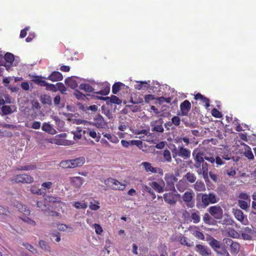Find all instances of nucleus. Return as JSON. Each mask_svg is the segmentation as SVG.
<instances>
[{"label": "nucleus", "mask_w": 256, "mask_h": 256, "mask_svg": "<svg viewBox=\"0 0 256 256\" xmlns=\"http://www.w3.org/2000/svg\"><path fill=\"white\" fill-rule=\"evenodd\" d=\"M168 184H170V189L172 192L166 193L164 194V201L170 205H175L178 201V199L180 196V195L176 191L174 184L176 182L178 178L174 175L170 176L166 180Z\"/></svg>", "instance_id": "obj_1"}, {"label": "nucleus", "mask_w": 256, "mask_h": 256, "mask_svg": "<svg viewBox=\"0 0 256 256\" xmlns=\"http://www.w3.org/2000/svg\"><path fill=\"white\" fill-rule=\"evenodd\" d=\"M204 153L198 152L194 157V166L198 174L203 176L204 179L208 178V164L204 162L205 156H203Z\"/></svg>", "instance_id": "obj_2"}, {"label": "nucleus", "mask_w": 256, "mask_h": 256, "mask_svg": "<svg viewBox=\"0 0 256 256\" xmlns=\"http://www.w3.org/2000/svg\"><path fill=\"white\" fill-rule=\"evenodd\" d=\"M197 196H201V201L197 198L196 206L198 209L204 208L210 204H215L218 201L216 194L214 193L200 194Z\"/></svg>", "instance_id": "obj_3"}, {"label": "nucleus", "mask_w": 256, "mask_h": 256, "mask_svg": "<svg viewBox=\"0 0 256 256\" xmlns=\"http://www.w3.org/2000/svg\"><path fill=\"white\" fill-rule=\"evenodd\" d=\"M10 180L15 183L31 184L34 182V178L26 174H20L14 176Z\"/></svg>", "instance_id": "obj_4"}, {"label": "nucleus", "mask_w": 256, "mask_h": 256, "mask_svg": "<svg viewBox=\"0 0 256 256\" xmlns=\"http://www.w3.org/2000/svg\"><path fill=\"white\" fill-rule=\"evenodd\" d=\"M104 184L114 190H124L126 187L125 184L113 178H108L104 180Z\"/></svg>", "instance_id": "obj_5"}, {"label": "nucleus", "mask_w": 256, "mask_h": 256, "mask_svg": "<svg viewBox=\"0 0 256 256\" xmlns=\"http://www.w3.org/2000/svg\"><path fill=\"white\" fill-rule=\"evenodd\" d=\"M172 156L174 158L177 156L184 158L186 159L190 156V150L183 146H178V148H174L172 150Z\"/></svg>", "instance_id": "obj_6"}, {"label": "nucleus", "mask_w": 256, "mask_h": 256, "mask_svg": "<svg viewBox=\"0 0 256 256\" xmlns=\"http://www.w3.org/2000/svg\"><path fill=\"white\" fill-rule=\"evenodd\" d=\"M182 199L186 206L188 208H193L195 205L194 200V193L192 191H187L182 196Z\"/></svg>", "instance_id": "obj_7"}, {"label": "nucleus", "mask_w": 256, "mask_h": 256, "mask_svg": "<svg viewBox=\"0 0 256 256\" xmlns=\"http://www.w3.org/2000/svg\"><path fill=\"white\" fill-rule=\"evenodd\" d=\"M224 242L227 246H230V250L232 254H238L240 250V244L239 243L228 238H224Z\"/></svg>", "instance_id": "obj_8"}, {"label": "nucleus", "mask_w": 256, "mask_h": 256, "mask_svg": "<svg viewBox=\"0 0 256 256\" xmlns=\"http://www.w3.org/2000/svg\"><path fill=\"white\" fill-rule=\"evenodd\" d=\"M210 214L214 218L221 219L223 216V210L220 206H210L208 210Z\"/></svg>", "instance_id": "obj_9"}, {"label": "nucleus", "mask_w": 256, "mask_h": 256, "mask_svg": "<svg viewBox=\"0 0 256 256\" xmlns=\"http://www.w3.org/2000/svg\"><path fill=\"white\" fill-rule=\"evenodd\" d=\"M195 250L201 256H210L212 254L210 248L207 246L200 244L196 246Z\"/></svg>", "instance_id": "obj_10"}, {"label": "nucleus", "mask_w": 256, "mask_h": 256, "mask_svg": "<svg viewBox=\"0 0 256 256\" xmlns=\"http://www.w3.org/2000/svg\"><path fill=\"white\" fill-rule=\"evenodd\" d=\"M98 128H104L106 125L104 118L100 114H98L94 118V122L92 124Z\"/></svg>", "instance_id": "obj_11"}, {"label": "nucleus", "mask_w": 256, "mask_h": 256, "mask_svg": "<svg viewBox=\"0 0 256 256\" xmlns=\"http://www.w3.org/2000/svg\"><path fill=\"white\" fill-rule=\"evenodd\" d=\"M191 108L190 102L188 100H184L180 104V109L182 116H186L188 114Z\"/></svg>", "instance_id": "obj_12"}, {"label": "nucleus", "mask_w": 256, "mask_h": 256, "mask_svg": "<svg viewBox=\"0 0 256 256\" xmlns=\"http://www.w3.org/2000/svg\"><path fill=\"white\" fill-rule=\"evenodd\" d=\"M235 218L242 224H247L248 220L246 216H244L243 212L240 210L236 209L234 211Z\"/></svg>", "instance_id": "obj_13"}, {"label": "nucleus", "mask_w": 256, "mask_h": 256, "mask_svg": "<svg viewBox=\"0 0 256 256\" xmlns=\"http://www.w3.org/2000/svg\"><path fill=\"white\" fill-rule=\"evenodd\" d=\"M163 123V120L161 118H159L158 120H155L154 122V124H152V126H153L152 130V132H164V130L162 126Z\"/></svg>", "instance_id": "obj_14"}, {"label": "nucleus", "mask_w": 256, "mask_h": 256, "mask_svg": "<svg viewBox=\"0 0 256 256\" xmlns=\"http://www.w3.org/2000/svg\"><path fill=\"white\" fill-rule=\"evenodd\" d=\"M83 132L88 134L90 137L95 139L96 142H98L100 140V134L99 132L96 133L94 128H88L86 130H84Z\"/></svg>", "instance_id": "obj_15"}, {"label": "nucleus", "mask_w": 256, "mask_h": 256, "mask_svg": "<svg viewBox=\"0 0 256 256\" xmlns=\"http://www.w3.org/2000/svg\"><path fill=\"white\" fill-rule=\"evenodd\" d=\"M45 79L50 80L52 82L60 81L63 79V76L60 72L54 71L52 72L48 77L45 78Z\"/></svg>", "instance_id": "obj_16"}, {"label": "nucleus", "mask_w": 256, "mask_h": 256, "mask_svg": "<svg viewBox=\"0 0 256 256\" xmlns=\"http://www.w3.org/2000/svg\"><path fill=\"white\" fill-rule=\"evenodd\" d=\"M99 98L100 100H105L108 104L110 103L120 104L122 102V100H120L118 96L114 95H112L110 97H100Z\"/></svg>", "instance_id": "obj_17"}, {"label": "nucleus", "mask_w": 256, "mask_h": 256, "mask_svg": "<svg viewBox=\"0 0 256 256\" xmlns=\"http://www.w3.org/2000/svg\"><path fill=\"white\" fill-rule=\"evenodd\" d=\"M70 182L74 187L79 188L84 184V180L82 177L73 176L70 178Z\"/></svg>", "instance_id": "obj_18"}, {"label": "nucleus", "mask_w": 256, "mask_h": 256, "mask_svg": "<svg viewBox=\"0 0 256 256\" xmlns=\"http://www.w3.org/2000/svg\"><path fill=\"white\" fill-rule=\"evenodd\" d=\"M189 186L188 182L184 178L180 180L176 185V189L180 192L187 190Z\"/></svg>", "instance_id": "obj_19"}, {"label": "nucleus", "mask_w": 256, "mask_h": 256, "mask_svg": "<svg viewBox=\"0 0 256 256\" xmlns=\"http://www.w3.org/2000/svg\"><path fill=\"white\" fill-rule=\"evenodd\" d=\"M222 158H220L219 156H216L215 158L213 156H205V160L210 162L214 164L216 162V166L224 164L225 163Z\"/></svg>", "instance_id": "obj_20"}, {"label": "nucleus", "mask_w": 256, "mask_h": 256, "mask_svg": "<svg viewBox=\"0 0 256 256\" xmlns=\"http://www.w3.org/2000/svg\"><path fill=\"white\" fill-rule=\"evenodd\" d=\"M254 234L253 230L249 227H246L242 230V236L244 240H250Z\"/></svg>", "instance_id": "obj_21"}, {"label": "nucleus", "mask_w": 256, "mask_h": 256, "mask_svg": "<svg viewBox=\"0 0 256 256\" xmlns=\"http://www.w3.org/2000/svg\"><path fill=\"white\" fill-rule=\"evenodd\" d=\"M194 99L196 100H200L203 104H204V106L208 108L210 106V99L205 97L200 93H198L194 95Z\"/></svg>", "instance_id": "obj_22"}, {"label": "nucleus", "mask_w": 256, "mask_h": 256, "mask_svg": "<svg viewBox=\"0 0 256 256\" xmlns=\"http://www.w3.org/2000/svg\"><path fill=\"white\" fill-rule=\"evenodd\" d=\"M42 78H44V77H42L41 76H34L32 79V81L36 84H38L41 86H46L48 84V82L43 80Z\"/></svg>", "instance_id": "obj_23"}, {"label": "nucleus", "mask_w": 256, "mask_h": 256, "mask_svg": "<svg viewBox=\"0 0 256 256\" xmlns=\"http://www.w3.org/2000/svg\"><path fill=\"white\" fill-rule=\"evenodd\" d=\"M142 165L146 172H151L152 173H157L158 172V168L153 167L152 164L149 162H142Z\"/></svg>", "instance_id": "obj_24"}, {"label": "nucleus", "mask_w": 256, "mask_h": 256, "mask_svg": "<svg viewBox=\"0 0 256 256\" xmlns=\"http://www.w3.org/2000/svg\"><path fill=\"white\" fill-rule=\"evenodd\" d=\"M209 244L216 252L218 251V249L220 248L221 246L220 242L212 237L210 238Z\"/></svg>", "instance_id": "obj_25"}, {"label": "nucleus", "mask_w": 256, "mask_h": 256, "mask_svg": "<svg viewBox=\"0 0 256 256\" xmlns=\"http://www.w3.org/2000/svg\"><path fill=\"white\" fill-rule=\"evenodd\" d=\"M72 165V168L80 166L85 162V158L83 157H80L76 159L71 160Z\"/></svg>", "instance_id": "obj_26"}, {"label": "nucleus", "mask_w": 256, "mask_h": 256, "mask_svg": "<svg viewBox=\"0 0 256 256\" xmlns=\"http://www.w3.org/2000/svg\"><path fill=\"white\" fill-rule=\"evenodd\" d=\"M194 190L196 192H204L206 190V186L201 180H197L194 186Z\"/></svg>", "instance_id": "obj_27"}, {"label": "nucleus", "mask_w": 256, "mask_h": 256, "mask_svg": "<svg viewBox=\"0 0 256 256\" xmlns=\"http://www.w3.org/2000/svg\"><path fill=\"white\" fill-rule=\"evenodd\" d=\"M16 208L18 211L23 213L26 216H28L30 214V211L28 207L21 203H18Z\"/></svg>", "instance_id": "obj_28"}, {"label": "nucleus", "mask_w": 256, "mask_h": 256, "mask_svg": "<svg viewBox=\"0 0 256 256\" xmlns=\"http://www.w3.org/2000/svg\"><path fill=\"white\" fill-rule=\"evenodd\" d=\"M184 179L187 180L190 183H194L196 180V177L194 174L192 172H187L183 178Z\"/></svg>", "instance_id": "obj_29"}, {"label": "nucleus", "mask_w": 256, "mask_h": 256, "mask_svg": "<svg viewBox=\"0 0 256 256\" xmlns=\"http://www.w3.org/2000/svg\"><path fill=\"white\" fill-rule=\"evenodd\" d=\"M37 207L44 212L46 211L49 208L48 204H46L45 200H39L36 203Z\"/></svg>", "instance_id": "obj_30"}, {"label": "nucleus", "mask_w": 256, "mask_h": 256, "mask_svg": "<svg viewBox=\"0 0 256 256\" xmlns=\"http://www.w3.org/2000/svg\"><path fill=\"white\" fill-rule=\"evenodd\" d=\"M104 136L108 138L110 142L116 144L118 142L119 140L118 138L114 134H111L108 133L102 132Z\"/></svg>", "instance_id": "obj_31"}, {"label": "nucleus", "mask_w": 256, "mask_h": 256, "mask_svg": "<svg viewBox=\"0 0 256 256\" xmlns=\"http://www.w3.org/2000/svg\"><path fill=\"white\" fill-rule=\"evenodd\" d=\"M36 168L35 164H30L25 166H20L16 168V170L18 171H28L30 170H33Z\"/></svg>", "instance_id": "obj_32"}, {"label": "nucleus", "mask_w": 256, "mask_h": 256, "mask_svg": "<svg viewBox=\"0 0 256 256\" xmlns=\"http://www.w3.org/2000/svg\"><path fill=\"white\" fill-rule=\"evenodd\" d=\"M40 101L43 104H47L50 106L52 104L51 97L46 94L42 95Z\"/></svg>", "instance_id": "obj_33"}, {"label": "nucleus", "mask_w": 256, "mask_h": 256, "mask_svg": "<svg viewBox=\"0 0 256 256\" xmlns=\"http://www.w3.org/2000/svg\"><path fill=\"white\" fill-rule=\"evenodd\" d=\"M80 89L83 90L86 92H91L94 90V88L88 84H82L79 86Z\"/></svg>", "instance_id": "obj_34"}, {"label": "nucleus", "mask_w": 256, "mask_h": 256, "mask_svg": "<svg viewBox=\"0 0 256 256\" xmlns=\"http://www.w3.org/2000/svg\"><path fill=\"white\" fill-rule=\"evenodd\" d=\"M45 200L50 202L56 203L60 202H61L60 198L58 197H56L52 196L47 195L44 198Z\"/></svg>", "instance_id": "obj_35"}, {"label": "nucleus", "mask_w": 256, "mask_h": 256, "mask_svg": "<svg viewBox=\"0 0 256 256\" xmlns=\"http://www.w3.org/2000/svg\"><path fill=\"white\" fill-rule=\"evenodd\" d=\"M51 143H54L58 145L61 146H68L70 144L69 141L66 140H61L55 138L52 142H50Z\"/></svg>", "instance_id": "obj_36"}, {"label": "nucleus", "mask_w": 256, "mask_h": 256, "mask_svg": "<svg viewBox=\"0 0 256 256\" xmlns=\"http://www.w3.org/2000/svg\"><path fill=\"white\" fill-rule=\"evenodd\" d=\"M39 246L41 248L46 252H50V248L48 244L44 240H40L39 242Z\"/></svg>", "instance_id": "obj_37"}, {"label": "nucleus", "mask_w": 256, "mask_h": 256, "mask_svg": "<svg viewBox=\"0 0 256 256\" xmlns=\"http://www.w3.org/2000/svg\"><path fill=\"white\" fill-rule=\"evenodd\" d=\"M150 186L158 192H162L164 190L163 188L158 183L156 182H152Z\"/></svg>", "instance_id": "obj_38"}, {"label": "nucleus", "mask_w": 256, "mask_h": 256, "mask_svg": "<svg viewBox=\"0 0 256 256\" xmlns=\"http://www.w3.org/2000/svg\"><path fill=\"white\" fill-rule=\"evenodd\" d=\"M4 58L6 62L10 64H12L14 60V55L10 52L6 53L4 56Z\"/></svg>", "instance_id": "obj_39"}, {"label": "nucleus", "mask_w": 256, "mask_h": 256, "mask_svg": "<svg viewBox=\"0 0 256 256\" xmlns=\"http://www.w3.org/2000/svg\"><path fill=\"white\" fill-rule=\"evenodd\" d=\"M65 82L68 86L72 89H74L78 86L76 82L72 78L66 79Z\"/></svg>", "instance_id": "obj_40"}, {"label": "nucleus", "mask_w": 256, "mask_h": 256, "mask_svg": "<svg viewBox=\"0 0 256 256\" xmlns=\"http://www.w3.org/2000/svg\"><path fill=\"white\" fill-rule=\"evenodd\" d=\"M123 84L120 82H115L112 86V92L114 94H116L120 90V86Z\"/></svg>", "instance_id": "obj_41"}, {"label": "nucleus", "mask_w": 256, "mask_h": 256, "mask_svg": "<svg viewBox=\"0 0 256 256\" xmlns=\"http://www.w3.org/2000/svg\"><path fill=\"white\" fill-rule=\"evenodd\" d=\"M163 156L164 161L170 162H172L171 154L169 150H165L163 152Z\"/></svg>", "instance_id": "obj_42"}, {"label": "nucleus", "mask_w": 256, "mask_h": 256, "mask_svg": "<svg viewBox=\"0 0 256 256\" xmlns=\"http://www.w3.org/2000/svg\"><path fill=\"white\" fill-rule=\"evenodd\" d=\"M238 204L239 206L244 210H246L248 208L250 203H249L248 201L243 200H239L238 202Z\"/></svg>", "instance_id": "obj_43"}, {"label": "nucleus", "mask_w": 256, "mask_h": 256, "mask_svg": "<svg viewBox=\"0 0 256 256\" xmlns=\"http://www.w3.org/2000/svg\"><path fill=\"white\" fill-rule=\"evenodd\" d=\"M190 218L194 224H198L200 221V218L198 212H192Z\"/></svg>", "instance_id": "obj_44"}, {"label": "nucleus", "mask_w": 256, "mask_h": 256, "mask_svg": "<svg viewBox=\"0 0 256 256\" xmlns=\"http://www.w3.org/2000/svg\"><path fill=\"white\" fill-rule=\"evenodd\" d=\"M148 83L146 82H140L135 85L134 88L138 90H145L147 88Z\"/></svg>", "instance_id": "obj_45"}, {"label": "nucleus", "mask_w": 256, "mask_h": 256, "mask_svg": "<svg viewBox=\"0 0 256 256\" xmlns=\"http://www.w3.org/2000/svg\"><path fill=\"white\" fill-rule=\"evenodd\" d=\"M71 160H64L60 163V166L64 168H72V167L71 166Z\"/></svg>", "instance_id": "obj_46"}, {"label": "nucleus", "mask_w": 256, "mask_h": 256, "mask_svg": "<svg viewBox=\"0 0 256 256\" xmlns=\"http://www.w3.org/2000/svg\"><path fill=\"white\" fill-rule=\"evenodd\" d=\"M73 206L77 209H86L88 206L86 204L80 202H74Z\"/></svg>", "instance_id": "obj_47"}, {"label": "nucleus", "mask_w": 256, "mask_h": 256, "mask_svg": "<svg viewBox=\"0 0 256 256\" xmlns=\"http://www.w3.org/2000/svg\"><path fill=\"white\" fill-rule=\"evenodd\" d=\"M42 130L49 134L52 133V131L54 130L52 126L44 122L42 126Z\"/></svg>", "instance_id": "obj_48"}, {"label": "nucleus", "mask_w": 256, "mask_h": 256, "mask_svg": "<svg viewBox=\"0 0 256 256\" xmlns=\"http://www.w3.org/2000/svg\"><path fill=\"white\" fill-rule=\"evenodd\" d=\"M224 172L228 176H234L236 174V168L231 167L230 168H226L224 170Z\"/></svg>", "instance_id": "obj_49"}, {"label": "nucleus", "mask_w": 256, "mask_h": 256, "mask_svg": "<svg viewBox=\"0 0 256 256\" xmlns=\"http://www.w3.org/2000/svg\"><path fill=\"white\" fill-rule=\"evenodd\" d=\"M2 111L4 114L7 115L12 112L10 107L9 106H4L2 107Z\"/></svg>", "instance_id": "obj_50"}, {"label": "nucleus", "mask_w": 256, "mask_h": 256, "mask_svg": "<svg viewBox=\"0 0 256 256\" xmlns=\"http://www.w3.org/2000/svg\"><path fill=\"white\" fill-rule=\"evenodd\" d=\"M244 154L249 160H253L254 158L252 152L248 146V150H245Z\"/></svg>", "instance_id": "obj_51"}, {"label": "nucleus", "mask_w": 256, "mask_h": 256, "mask_svg": "<svg viewBox=\"0 0 256 256\" xmlns=\"http://www.w3.org/2000/svg\"><path fill=\"white\" fill-rule=\"evenodd\" d=\"M30 190L32 193L37 195H42L43 193L41 189L36 188V186H32Z\"/></svg>", "instance_id": "obj_52"}, {"label": "nucleus", "mask_w": 256, "mask_h": 256, "mask_svg": "<svg viewBox=\"0 0 256 256\" xmlns=\"http://www.w3.org/2000/svg\"><path fill=\"white\" fill-rule=\"evenodd\" d=\"M74 95L78 100H84L86 98V95L81 92L78 90H74Z\"/></svg>", "instance_id": "obj_53"}, {"label": "nucleus", "mask_w": 256, "mask_h": 256, "mask_svg": "<svg viewBox=\"0 0 256 256\" xmlns=\"http://www.w3.org/2000/svg\"><path fill=\"white\" fill-rule=\"evenodd\" d=\"M46 90H50L52 92H56L58 91V88L56 84H48L46 86Z\"/></svg>", "instance_id": "obj_54"}, {"label": "nucleus", "mask_w": 256, "mask_h": 256, "mask_svg": "<svg viewBox=\"0 0 256 256\" xmlns=\"http://www.w3.org/2000/svg\"><path fill=\"white\" fill-rule=\"evenodd\" d=\"M95 203H92L90 202V208L92 210H98L100 208L99 204L100 202L98 201L94 200Z\"/></svg>", "instance_id": "obj_55"}, {"label": "nucleus", "mask_w": 256, "mask_h": 256, "mask_svg": "<svg viewBox=\"0 0 256 256\" xmlns=\"http://www.w3.org/2000/svg\"><path fill=\"white\" fill-rule=\"evenodd\" d=\"M58 90H59L62 94H64L66 90V88L62 82H58L56 84Z\"/></svg>", "instance_id": "obj_56"}, {"label": "nucleus", "mask_w": 256, "mask_h": 256, "mask_svg": "<svg viewBox=\"0 0 256 256\" xmlns=\"http://www.w3.org/2000/svg\"><path fill=\"white\" fill-rule=\"evenodd\" d=\"M110 91V87L109 86H107L104 89L98 92H96V93L97 94L103 95V96H106L108 95Z\"/></svg>", "instance_id": "obj_57"}, {"label": "nucleus", "mask_w": 256, "mask_h": 256, "mask_svg": "<svg viewBox=\"0 0 256 256\" xmlns=\"http://www.w3.org/2000/svg\"><path fill=\"white\" fill-rule=\"evenodd\" d=\"M217 256H230L228 250L226 248H223L220 250L216 252Z\"/></svg>", "instance_id": "obj_58"}, {"label": "nucleus", "mask_w": 256, "mask_h": 256, "mask_svg": "<svg viewBox=\"0 0 256 256\" xmlns=\"http://www.w3.org/2000/svg\"><path fill=\"white\" fill-rule=\"evenodd\" d=\"M212 218L210 214L206 213L203 216V220L206 224H210Z\"/></svg>", "instance_id": "obj_59"}, {"label": "nucleus", "mask_w": 256, "mask_h": 256, "mask_svg": "<svg viewBox=\"0 0 256 256\" xmlns=\"http://www.w3.org/2000/svg\"><path fill=\"white\" fill-rule=\"evenodd\" d=\"M76 132L74 134V140H78L82 138V130L80 128H77Z\"/></svg>", "instance_id": "obj_60"}, {"label": "nucleus", "mask_w": 256, "mask_h": 256, "mask_svg": "<svg viewBox=\"0 0 256 256\" xmlns=\"http://www.w3.org/2000/svg\"><path fill=\"white\" fill-rule=\"evenodd\" d=\"M172 122L175 126H178L180 123V118L178 116H173L172 118Z\"/></svg>", "instance_id": "obj_61"}, {"label": "nucleus", "mask_w": 256, "mask_h": 256, "mask_svg": "<svg viewBox=\"0 0 256 256\" xmlns=\"http://www.w3.org/2000/svg\"><path fill=\"white\" fill-rule=\"evenodd\" d=\"M212 116L216 118H220L222 116L221 112H220L216 108H214L212 110Z\"/></svg>", "instance_id": "obj_62"}, {"label": "nucleus", "mask_w": 256, "mask_h": 256, "mask_svg": "<svg viewBox=\"0 0 256 256\" xmlns=\"http://www.w3.org/2000/svg\"><path fill=\"white\" fill-rule=\"evenodd\" d=\"M24 222L30 224V225H32V226H36V222H35L34 220L30 219V218H28V217H25L24 218H20Z\"/></svg>", "instance_id": "obj_63"}, {"label": "nucleus", "mask_w": 256, "mask_h": 256, "mask_svg": "<svg viewBox=\"0 0 256 256\" xmlns=\"http://www.w3.org/2000/svg\"><path fill=\"white\" fill-rule=\"evenodd\" d=\"M194 236L198 238L201 240H204V236L202 232L196 230L194 232Z\"/></svg>", "instance_id": "obj_64"}]
</instances>
